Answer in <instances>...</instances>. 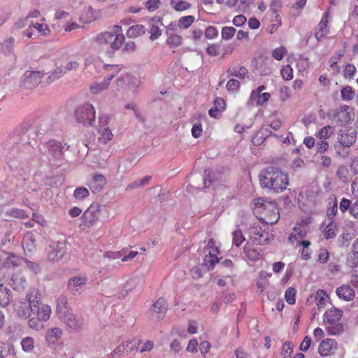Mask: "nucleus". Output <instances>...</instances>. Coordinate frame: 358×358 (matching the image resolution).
<instances>
[{"mask_svg": "<svg viewBox=\"0 0 358 358\" xmlns=\"http://www.w3.org/2000/svg\"><path fill=\"white\" fill-rule=\"evenodd\" d=\"M40 296L38 289H30L26 295L29 306L24 304L17 308V315L24 319L29 318L28 326L35 331L44 329L43 323L49 320L52 313L50 306L40 302Z\"/></svg>", "mask_w": 358, "mask_h": 358, "instance_id": "1", "label": "nucleus"}, {"mask_svg": "<svg viewBox=\"0 0 358 358\" xmlns=\"http://www.w3.org/2000/svg\"><path fill=\"white\" fill-rule=\"evenodd\" d=\"M96 48L108 56H113L122 49V53H132L136 49L135 42L126 41L120 25H113L106 31L98 33L94 38Z\"/></svg>", "mask_w": 358, "mask_h": 358, "instance_id": "2", "label": "nucleus"}, {"mask_svg": "<svg viewBox=\"0 0 358 358\" xmlns=\"http://www.w3.org/2000/svg\"><path fill=\"white\" fill-rule=\"evenodd\" d=\"M259 180L263 188L268 189L275 193L284 191L289 184L287 175L274 166L266 168L260 175Z\"/></svg>", "mask_w": 358, "mask_h": 358, "instance_id": "3", "label": "nucleus"}, {"mask_svg": "<svg viewBox=\"0 0 358 358\" xmlns=\"http://www.w3.org/2000/svg\"><path fill=\"white\" fill-rule=\"evenodd\" d=\"M255 213L262 223L275 224L280 218V213L275 202L258 198L255 201Z\"/></svg>", "mask_w": 358, "mask_h": 358, "instance_id": "4", "label": "nucleus"}, {"mask_svg": "<svg viewBox=\"0 0 358 358\" xmlns=\"http://www.w3.org/2000/svg\"><path fill=\"white\" fill-rule=\"evenodd\" d=\"M57 314L72 331H79L83 328L84 324L83 320L71 313L65 297H60L57 300Z\"/></svg>", "mask_w": 358, "mask_h": 358, "instance_id": "5", "label": "nucleus"}, {"mask_svg": "<svg viewBox=\"0 0 358 358\" xmlns=\"http://www.w3.org/2000/svg\"><path fill=\"white\" fill-rule=\"evenodd\" d=\"M343 310L336 308L327 309L323 315V322L327 325L326 330L331 336L339 335L344 331V327L341 322Z\"/></svg>", "mask_w": 358, "mask_h": 358, "instance_id": "6", "label": "nucleus"}, {"mask_svg": "<svg viewBox=\"0 0 358 358\" xmlns=\"http://www.w3.org/2000/svg\"><path fill=\"white\" fill-rule=\"evenodd\" d=\"M312 222L310 217H303L299 220L288 237V242L294 245L296 242L304 239L309 231V225Z\"/></svg>", "mask_w": 358, "mask_h": 358, "instance_id": "7", "label": "nucleus"}, {"mask_svg": "<svg viewBox=\"0 0 358 358\" xmlns=\"http://www.w3.org/2000/svg\"><path fill=\"white\" fill-rule=\"evenodd\" d=\"M76 120L85 126H92L95 121L96 110L90 103L78 106L74 112Z\"/></svg>", "mask_w": 358, "mask_h": 358, "instance_id": "8", "label": "nucleus"}, {"mask_svg": "<svg viewBox=\"0 0 358 358\" xmlns=\"http://www.w3.org/2000/svg\"><path fill=\"white\" fill-rule=\"evenodd\" d=\"M248 234L254 245H264L269 240L268 231L263 229L259 223L251 224L248 229Z\"/></svg>", "mask_w": 358, "mask_h": 358, "instance_id": "9", "label": "nucleus"}, {"mask_svg": "<svg viewBox=\"0 0 358 358\" xmlns=\"http://www.w3.org/2000/svg\"><path fill=\"white\" fill-rule=\"evenodd\" d=\"M100 215V208L98 205H90V207L83 213L81 217L80 227L83 229H89L94 226Z\"/></svg>", "mask_w": 358, "mask_h": 358, "instance_id": "10", "label": "nucleus"}, {"mask_svg": "<svg viewBox=\"0 0 358 358\" xmlns=\"http://www.w3.org/2000/svg\"><path fill=\"white\" fill-rule=\"evenodd\" d=\"M109 122V116L106 115H99L97 131L99 134L98 140L101 143L106 144L113 138V134L108 127Z\"/></svg>", "mask_w": 358, "mask_h": 358, "instance_id": "11", "label": "nucleus"}, {"mask_svg": "<svg viewBox=\"0 0 358 358\" xmlns=\"http://www.w3.org/2000/svg\"><path fill=\"white\" fill-rule=\"evenodd\" d=\"M66 252V241L53 242L49 245L47 252V257L48 261L56 262L60 260Z\"/></svg>", "mask_w": 358, "mask_h": 358, "instance_id": "12", "label": "nucleus"}, {"mask_svg": "<svg viewBox=\"0 0 358 358\" xmlns=\"http://www.w3.org/2000/svg\"><path fill=\"white\" fill-rule=\"evenodd\" d=\"M105 69L110 72V74L101 83H94L91 85L90 90L92 93H99L108 88L111 80L117 75L120 71L118 65H107Z\"/></svg>", "mask_w": 358, "mask_h": 358, "instance_id": "13", "label": "nucleus"}, {"mask_svg": "<svg viewBox=\"0 0 358 358\" xmlns=\"http://www.w3.org/2000/svg\"><path fill=\"white\" fill-rule=\"evenodd\" d=\"M357 133L356 130L352 127L340 130L338 134V143L343 148H350L357 141Z\"/></svg>", "mask_w": 358, "mask_h": 358, "instance_id": "14", "label": "nucleus"}, {"mask_svg": "<svg viewBox=\"0 0 358 358\" xmlns=\"http://www.w3.org/2000/svg\"><path fill=\"white\" fill-rule=\"evenodd\" d=\"M353 115V111L349 106H341L334 111L333 120L338 125L343 126L349 123Z\"/></svg>", "mask_w": 358, "mask_h": 358, "instance_id": "15", "label": "nucleus"}, {"mask_svg": "<svg viewBox=\"0 0 358 358\" xmlns=\"http://www.w3.org/2000/svg\"><path fill=\"white\" fill-rule=\"evenodd\" d=\"M329 12H324L320 22L315 27L314 35L317 41H320L327 38V35L329 34Z\"/></svg>", "mask_w": 358, "mask_h": 358, "instance_id": "16", "label": "nucleus"}, {"mask_svg": "<svg viewBox=\"0 0 358 358\" xmlns=\"http://www.w3.org/2000/svg\"><path fill=\"white\" fill-rule=\"evenodd\" d=\"M43 76L40 71L26 72L21 85L25 89H34L41 83Z\"/></svg>", "mask_w": 358, "mask_h": 358, "instance_id": "17", "label": "nucleus"}, {"mask_svg": "<svg viewBox=\"0 0 358 358\" xmlns=\"http://www.w3.org/2000/svg\"><path fill=\"white\" fill-rule=\"evenodd\" d=\"M137 348L135 341H124L120 344L113 351V356L122 358L131 355Z\"/></svg>", "mask_w": 358, "mask_h": 358, "instance_id": "18", "label": "nucleus"}, {"mask_svg": "<svg viewBox=\"0 0 358 358\" xmlns=\"http://www.w3.org/2000/svg\"><path fill=\"white\" fill-rule=\"evenodd\" d=\"M266 89L264 85L259 86L256 90L251 92L250 99L252 102H255L257 106L264 105L270 99L271 95L268 92H262Z\"/></svg>", "mask_w": 358, "mask_h": 358, "instance_id": "19", "label": "nucleus"}, {"mask_svg": "<svg viewBox=\"0 0 358 358\" xmlns=\"http://www.w3.org/2000/svg\"><path fill=\"white\" fill-rule=\"evenodd\" d=\"M167 311V301L164 298L158 299L150 308L151 315L157 320H162L165 317Z\"/></svg>", "mask_w": 358, "mask_h": 358, "instance_id": "20", "label": "nucleus"}, {"mask_svg": "<svg viewBox=\"0 0 358 358\" xmlns=\"http://www.w3.org/2000/svg\"><path fill=\"white\" fill-rule=\"evenodd\" d=\"M337 349V342L334 339L326 338L321 341L318 347V352L320 355L329 356L335 352Z\"/></svg>", "mask_w": 358, "mask_h": 358, "instance_id": "21", "label": "nucleus"}, {"mask_svg": "<svg viewBox=\"0 0 358 358\" xmlns=\"http://www.w3.org/2000/svg\"><path fill=\"white\" fill-rule=\"evenodd\" d=\"M269 13L271 15V21L266 28V31L273 34L276 32L278 28L282 25V20L277 10L273 8V3L271 5Z\"/></svg>", "mask_w": 358, "mask_h": 358, "instance_id": "22", "label": "nucleus"}, {"mask_svg": "<svg viewBox=\"0 0 358 358\" xmlns=\"http://www.w3.org/2000/svg\"><path fill=\"white\" fill-rule=\"evenodd\" d=\"M340 210L342 213L349 210L350 214L358 220V200L352 203L350 200L343 198L340 202Z\"/></svg>", "mask_w": 358, "mask_h": 358, "instance_id": "23", "label": "nucleus"}, {"mask_svg": "<svg viewBox=\"0 0 358 358\" xmlns=\"http://www.w3.org/2000/svg\"><path fill=\"white\" fill-rule=\"evenodd\" d=\"M106 182V178L103 175L96 173L92 176V181L88 184V187L95 194L103 189Z\"/></svg>", "mask_w": 358, "mask_h": 358, "instance_id": "24", "label": "nucleus"}, {"mask_svg": "<svg viewBox=\"0 0 358 358\" xmlns=\"http://www.w3.org/2000/svg\"><path fill=\"white\" fill-rule=\"evenodd\" d=\"M87 278L85 275H80L71 278L68 281V289L73 292H80L83 286L87 283Z\"/></svg>", "mask_w": 358, "mask_h": 358, "instance_id": "25", "label": "nucleus"}, {"mask_svg": "<svg viewBox=\"0 0 358 358\" xmlns=\"http://www.w3.org/2000/svg\"><path fill=\"white\" fill-rule=\"evenodd\" d=\"M149 24V33L150 34V39L154 41L158 38L162 34L159 26L163 25L162 19L158 16L153 17L150 20Z\"/></svg>", "mask_w": 358, "mask_h": 358, "instance_id": "26", "label": "nucleus"}, {"mask_svg": "<svg viewBox=\"0 0 358 358\" xmlns=\"http://www.w3.org/2000/svg\"><path fill=\"white\" fill-rule=\"evenodd\" d=\"M24 262V258L14 253H8L7 258L2 263V267L6 269H13L21 266Z\"/></svg>", "mask_w": 358, "mask_h": 358, "instance_id": "27", "label": "nucleus"}, {"mask_svg": "<svg viewBox=\"0 0 358 358\" xmlns=\"http://www.w3.org/2000/svg\"><path fill=\"white\" fill-rule=\"evenodd\" d=\"M337 296L340 299H343L345 301H350L354 299L355 292L354 289L348 285H343L338 287L336 290Z\"/></svg>", "mask_w": 358, "mask_h": 358, "instance_id": "28", "label": "nucleus"}, {"mask_svg": "<svg viewBox=\"0 0 358 358\" xmlns=\"http://www.w3.org/2000/svg\"><path fill=\"white\" fill-rule=\"evenodd\" d=\"M10 285L13 289L20 292L26 287L27 280L21 273H17L11 276Z\"/></svg>", "mask_w": 358, "mask_h": 358, "instance_id": "29", "label": "nucleus"}, {"mask_svg": "<svg viewBox=\"0 0 358 358\" xmlns=\"http://www.w3.org/2000/svg\"><path fill=\"white\" fill-rule=\"evenodd\" d=\"M47 148L49 153L55 157H61L64 146L55 140H50L47 143Z\"/></svg>", "mask_w": 358, "mask_h": 358, "instance_id": "30", "label": "nucleus"}, {"mask_svg": "<svg viewBox=\"0 0 358 358\" xmlns=\"http://www.w3.org/2000/svg\"><path fill=\"white\" fill-rule=\"evenodd\" d=\"M36 242L34 235L30 231L27 232L24 235L22 242L24 250L32 252L36 248Z\"/></svg>", "mask_w": 358, "mask_h": 358, "instance_id": "31", "label": "nucleus"}, {"mask_svg": "<svg viewBox=\"0 0 358 358\" xmlns=\"http://www.w3.org/2000/svg\"><path fill=\"white\" fill-rule=\"evenodd\" d=\"M145 27L142 24H136L130 27L127 31V36L129 38H136L143 36L145 33Z\"/></svg>", "mask_w": 358, "mask_h": 358, "instance_id": "32", "label": "nucleus"}, {"mask_svg": "<svg viewBox=\"0 0 358 358\" xmlns=\"http://www.w3.org/2000/svg\"><path fill=\"white\" fill-rule=\"evenodd\" d=\"M248 73L247 69L243 66H231L227 70L229 76H234L240 79H244Z\"/></svg>", "mask_w": 358, "mask_h": 358, "instance_id": "33", "label": "nucleus"}, {"mask_svg": "<svg viewBox=\"0 0 358 358\" xmlns=\"http://www.w3.org/2000/svg\"><path fill=\"white\" fill-rule=\"evenodd\" d=\"M167 36L166 43L171 48H176L182 45L183 39L180 35L170 34Z\"/></svg>", "mask_w": 358, "mask_h": 358, "instance_id": "34", "label": "nucleus"}, {"mask_svg": "<svg viewBox=\"0 0 358 358\" xmlns=\"http://www.w3.org/2000/svg\"><path fill=\"white\" fill-rule=\"evenodd\" d=\"M10 301V291L2 284L0 285V306H6Z\"/></svg>", "mask_w": 358, "mask_h": 358, "instance_id": "35", "label": "nucleus"}, {"mask_svg": "<svg viewBox=\"0 0 358 358\" xmlns=\"http://www.w3.org/2000/svg\"><path fill=\"white\" fill-rule=\"evenodd\" d=\"M135 343L137 345L136 350L139 351L141 353L150 352L154 347L153 342L149 340H138V341H135Z\"/></svg>", "mask_w": 358, "mask_h": 358, "instance_id": "36", "label": "nucleus"}, {"mask_svg": "<svg viewBox=\"0 0 358 358\" xmlns=\"http://www.w3.org/2000/svg\"><path fill=\"white\" fill-rule=\"evenodd\" d=\"M79 65H80L79 62H78V61H71L65 66V70L64 71L59 70V73H57V71H56L55 72L52 73L51 76L53 78H59L61 76V75L62 73H65L67 71H73V70L77 69L78 68Z\"/></svg>", "mask_w": 358, "mask_h": 358, "instance_id": "37", "label": "nucleus"}, {"mask_svg": "<svg viewBox=\"0 0 358 358\" xmlns=\"http://www.w3.org/2000/svg\"><path fill=\"white\" fill-rule=\"evenodd\" d=\"M355 92L349 85L343 87L341 90V96L343 101H351L355 97Z\"/></svg>", "mask_w": 358, "mask_h": 358, "instance_id": "38", "label": "nucleus"}, {"mask_svg": "<svg viewBox=\"0 0 358 358\" xmlns=\"http://www.w3.org/2000/svg\"><path fill=\"white\" fill-rule=\"evenodd\" d=\"M334 131V128L331 126L327 125L320 129L317 134V137L321 140H326L333 135Z\"/></svg>", "mask_w": 358, "mask_h": 358, "instance_id": "39", "label": "nucleus"}, {"mask_svg": "<svg viewBox=\"0 0 358 358\" xmlns=\"http://www.w3.org/2000/svg\"><path fill=\"white\" fill-rule=\"evenodd\" d=\"M6 215L17 219H25L29 217V215L24 210L15 208L8 210L6 212Z\"/></svg>", "mask_w": 358, "mask_h": 358, "instance_id": "40", "label": "nucleus"}, {"mask_svg": "<svg viewBox=\"0 0 358 358\" xmlns=\"http://www.w3.org/2000/svg\"><path fill=\"white\" fill-rule=\"evenodd\" d=\"M336 224L334 221H330L324 231V236L326 239H330L336 235Z\"/></svg>", "mask_w": 358, "mask_h": 358, "instance_id": "41", "label": "nucleus"}, {"mask_svg": "<svg viewBox=\"0 0 358 358\" xmlns=\"http://www.w3.org/2000/svg\"><path fill=\"white\" fill-rule=\"evenodd\" d=\"M204 251L208 252L207 255H211L214 257H217L220 254V250L217 246H215V241L213 238H210L208 241V244L204 248Z\"/></svg>", "mask_w": 358, "mask_h": 358, "instance_id": "42", "label": "nucleus"}, {"mask_svg": "<svg viewBox=\"0 0 358 358\" xmlns=\"http://www.w3.org/2000/svg\"><path fill=\"white\" fill-rule=\"evenodd\" d=\"M280 75L284 80H291L294 77V70L289 64L285 65L280 70Z\"/></svg>", "mask_w": 358, "mask_h": 358, "instance_id": "43", "label": "nucleus"}, {"mask_svg": "<svg viewBox=\"0 0 358 358\" xmlns=\"http://www.w3.org/2000/svg\"><path fill=\"white\" fill-rule=\"evenodd\" d=\"M22 349L24 352H30L34 348V340L32 337L27 336L21 341Z\"/></svg>", "mask_w": 358, "mask_h": 358, "instance_id": "44", "label": "nucleus"}, {"mask_svg": "<svg viewBox=\"0 0 358 358\" xmlns=\"http://www.w3.org/2000/svg\"><path fill=\"white\" fill-rule=\"evenodd\" d=\"M206 52L210 57H221V46L217 43L209 44L206 48Z\"/></svg>", "mask_w": 358, "mask_h": 358, "instance_id": "45", "label": "nucleus"}, {"mask_svg": "<svg viewBox=\"0 0 358 358\" xmlns=\"http://www.w3.org/2000/svg\"><path fill=\"white\" fill-rule=\"evenodd\" d=\"M171 6L178 11L185 10L189 8V3L185 0H171Z\"/></svg>", "mask_w": 358, "mask_h": 358, "instance_id": "46", "label": "nucleus"}, {"mask_svg": "<svg viewBox=\"0 0 358 358\" xmlns=\"http://www.w3.org/2000/svg\"><path fill=\"white\" fill-rule=\"evenodd\" d=\"M32 27L38 31L41 36H47L50 34V29L48 25L45 23H32Z\"/></svg>", "mask_w": 358, "mask_h": 358, "instance_id": "47", "label": "nucleus"}, {"mask_svg": "<svg viewBox=\"0 0 358 358\" xmlns=\"http://www.w3.org/2000/svg\"><path fill=\"white\" fill-rule=\"evenodd\" d=\"M90 196L89 190L84 187H77L73 192V196L77 200H83Z\"/></svg>", "mask_w": 358, "mask_h": 358, "instance_id": "48", "label": "nucleus"}, {"mask_svg": "<svg viewBox=\"0 0 358 358\" xmlns=\"http://www.w3.org/2000/svg\"><path fill=\"white\" fill-rule=\"evenodd\" d=\"M218 262L219 258L211 255H206L203 259V263L208 270H213Z\"/></svg>", "mask_w": 358, "mask_h": 358, "instance_id": "49", "label": "nucleus"}, {"mask_svg": "<svg viewBox=\"0 0 358 358\" xmlns=\"http://www.w3.org/2000/svg\"><path fill=\"white\" fill-rule=\"evenodd\" d=\"M194 17L192 15H187L179 19L178 25L181 29H187L194 22Z\"/></svg>", "mask_w": 358, "mask_h": 358, "instance_id": "50", "label": "nucleus"}, {"mask_svg": "<svg viewBox=\"0 0 358 358\" xmlns=\"http://www.w3.org/2000/svg\"><path fill=\"white\" fill-rule=\"evenodd\" d=\"M236 31L233 27H224L222 29L221 37L224 40H230L234 36Z\"/></svg>", "mask_w": 358, "mask_h": 358, "instance_id": "51", "label": "nucleus"}, {"mask_svg": "<svg viewBox=\"0 0 358 358\" xmlns=\"http://www.w3.org/2000/svg\"><path fill=\"white\" fill-rule=\"evenodd\" d=\"M356 72L357 69L355 66L352 64H348L344 68L343 77L345 79L352 80Z\"/></svg>", "mask_w": 358, "mask_h": 358, "instance_id": "52", "label": "nucleus"}, {"mask_svg": "<svg viewBox=\"0 0 358 358\" xmlns=\"http://www.w3.org/2000/svg\"><path fill=\"white\" fill-rule=\"evenodd\" d=\"M287 54V50L285 46L278 47L272 51V57L276 60H282Z\"/></svg>", "mask_w": 358, "mask_h": 358, "instance_id": "53", "label": "nucleus"}, {"mask_svg": "<svg viewBox=\"0 0 358 358\" xmlns=\"http://www.w3.org/2000/svg\"><path fill=\"white\" fill-rule=\"evenodd\" d=\"M296 290L294 287H289L285 294L286 301L291 305H293L296 302Z\"/></svg>", "mask_w": 358, "mask_h": 358, "instance_id": "54", "label": "nucleus"}, {"mask_svg": "<svg viewBox=\"0 0 358 358\" xmlns=\"http://www.w3.org/2000/svg\"><path fill=\"white\" fill-rule=\"evenodd\" d=\"M327 294L323 289H318L315 294L316 304L319 308H322L324 305L325 299L327 297Z\"/></svg>", "mask_w": 358, "mask_h": 358, "instance_id": "55", "label": "nucleus"}, {"mask_svg": "<svg viewBox=\"0 0 358 358\" xmlns=\"http://www.w3.org/2000/svg\"><path fill=\"white\" fill-rule=\"evenodd\" d=\"M233 244L236 247H239L245 238L240 229H237L233 232Z\"/></svg>", "mask_w": 358, "mask_h": 358, "instance_id": "56", "label": "nucleus"}, {"mask_svg": "<svg viewBox=\"0 0 358 358\" xmlns=\"http://www.w3.org/2000/svg\"><path fill=\"white\" fill-rule=\"evenodd\" d=\"M350 258L352 263V266H358V238L352 245V254Z\"/></svg>", "mask_w": 358, "mask_h": 358, "instance_id": "57", "label": "nucleus"}, {"mask_svg": "<svg viewBox=\"0 0 358 358\" xmlns=\"http://www.w3.org/2000/svg\"><path fill=\"white\" fill-rule=\"evenodd\" d=\"M235 46L233 43H229L221 48V59H225L231 55L234 51Z\"/></svg>", "mask_w": 358, "mask_h": 358, "instance_id": "58", "label": "nucleus"}, {"mask_svg": "<svg viewBox=\"0 0 358 358\" xmlns=\"http://www.w3.org/2000/svg\"><path fill=\"white\" fill-rule=\"evenodd\" d=\"M337 177L343 182L348 181V170L345 166H340L336 172Z\"/></svg>", "mask_w": 358, "mask_h": 358, "instance_id": "59", "label": "nucleus"}, {"mask_svg": "<svg viewBox=\"0 0 358 358\" xmlns=\"http://www.w3.org/2000/svg\"><path fill=\"white\" fill-rule=\"evenodd\" d=\"M244 252L247 257L250 259H257L259 258V252L254 249H251L248 245V243L244 247Z\"/></svg>", "mask_w": 358, "mask_h": 358, "instance_id": "60", "label": "nucleus"}, {"mask_svg": "<svg viewBox=\"0 0 358 358\" xmlns=\"http://www.w3.org/2000/svg\"><path fill=\"white\" fill-rule=\"evenodd\" d=\"M159 5L160 0H148L145 6L149 12H154L159 7Z\"/></svg>", "mask_w": 358, "mask_h": 358, "instance_id": "61", "label": "nucleus"}, {"mask_svg": "<svg viewBox=\"0 0 358 358\" xmlns=\"http://www.w3.org/2000/svg\"><path fill=\"white\" fill-rule=\"evenodd\" d=\"M226 87L229 92H234L240 88V83L237 80L230 79L227 83Z\"/></svg>", "mask_w": 358, "mask_h": 358, "instance_id": "62", "label": "nucleus"}, {"mask_svg": "<svg viewBox=\"0 0 358 358\" xmlns=\"http://www.w3.org/2000/svg\"><path fill=\"white\" fill-rule=\"evenodd\" d=\"M218 35L217 29L215 27L209 26L205 31V36L208 39H213Z\"/></svg>", "mask_w": 358, "mask_h": 358, "instance_id": "63", "label": "nucleus"}, {"mask_svg": "<svg viewBox=\"0 0 358 358\" xmlns=\"http://www.w3.org/2000/svg\"><path fill=\"white\" fill-rule=\"evenodd\" d=\"M350 282L355 287L358 288V266H352V276Z\"/></svg>", "mask_w": 358, "mask_h": 358, "instance_id": "64", "label": "nucleus"}]
</instances>
